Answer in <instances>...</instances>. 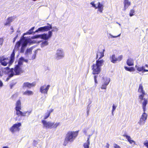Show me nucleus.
Returning <instances> with one entry per match:
<instances>
[{"instance_id":"24","label":"nucleus","mask_w":148,"mask_h":148,"mask_svg":"<svg viewBox=\"0 0 148 148\" xmlns=\"http://www.w3.org/2000/svg\"><path fill=\"white\" fill-rule=\"evenodd\" d=\"M98 8V11H99L100 13H102L103 10V5L101 4L100 2L98 3V6L97 7V9Z\"/></svg>"},{"instance_id":"6","label":"nucleus","mask_w":148,"mask_h":148,"mask_svg":"<svg viewBox=\"0 0 148 148\" xmlns=\"http://www.w3.org/2000/svg\"><path fill=\"white\" fill-rule=\"evenodd\" d=\"M21 125V123H18L14 124L10 128L9 130L12 133H14L16 132H18L20 130V127Z\"/></svg>"},{"instance_id":"13","label":"nucleus","mask_w":148,"mask_h":148,"mask_svg":"<svg viewBox=\"0 0 148 148\" xmlns=\"http://www.w3.org/2000/svg\"><path fill=\"white\" fill-rule=\"evenodd\" d=\"M36 85V84L35 82H33L32 83H29V82H27L23 83L22 87L23 88H31L32 87H34Z\"/></svg>"},{"instance_id":"52","label":"nucleus","mask_w":148,"mask_h":148,"mask_svg":"<svg viewBox=\"0 0 148 148\" xmlns=\"http://www.w3.org/2000/svg\"><path fill=\"white\" fill-rule=\"evenodd\" d=\"M3 148H9L7 146H4L3 147Z\"/></svg>"},{"instance_id":"18","label":"nucleus","mask_w":148,"mask_h":148,"mask_svg":"<svg viewBox=\"0 0 148 148\" xmlns=\"http://www.w3.org/2000/svg\"><path fill=\"white\" fill-rule=\"evenodd\" d=\"M135 67L136 70L139 72L141 71L142 72H148V70L145 69V67L144 66L139 67L138 66L136 65Z\"/></svg>"},{"instance_id":"37","label":"nucleus","mask_w":148,"mask_h":148,"mask_svg":"<svg viewBox=\"0 0 148 148\" xmlns=\"http://www.w3.org/2000/svg\"><path fill=\"white\" fill-rule=\"evenodd\" d=\"M90 4L92 5V6L95 9H97V6H96V5L95 4V1H93L90 2Z\"/></svg>"},{"instance_id":"16","label":"nucleus","mask_w":148,"mask_h":148,"mask_svg":"<svg viewBox=\"0 0 148 148\" xmlns=\"http://www.w3.org/2000/svg\"><path fill=\"white\" fill-rule=\"evenodd\" d=\"M56 55V58L58 59L61 58L64 56L62 51L60 49L57 50Z\"/></svg>"},{"instance_id":"23","label":"nucleus","mask_w":148,"mask_h":148,"mask_svg":"<svg viewBox=\"0 0 148 148\" xmlns=\"http://www.w3.org/2000/svg\"><path fill=\"white\" fill-rule=\"evenodd\" d=\"M126 63L127 65L129 66H133L134 65V60L133 59L129 58L127 60Z\"/></svg>"},{"instance_id":"7","label":"nucleus","mask_w":148,"mask_h":148,"mask_svg":"<svg viewBox=\"0 0 148 148\" xmlns=\"http://www.w3.org/2000/svg\"><path fill=\"white\" fill-rule=\"evenodd\" d=\"M138 92L141 94L139 95L138 97L140 100L142 101L143 99V98L146 94L143 89V86L142 84H140L139 85Z\"/></svg>"},{"instance_id":"26","label":"nucleus","mask_w":148,"mask_h":148,"mask_svg":"<svg viewBox=\"0 0 148 148\" xmlns=\"http://www.w3.org/2000/svg\"><path fill=\"white\" fill-rule=\"evenodd\" d=\"M124 8L125 9L128 7L130 5L131 2L128 1V0H124Z\"/></svg>"},{"instance_id":"32","label":"nucleus","mask_w":148,"mask_h":148,"mask_svg":"<svg viewBox=\"0 0 148 148\" xmlns=\"http://www.w3.org/2000/svg\"><path fill=\"white\" fill-rule=\"evenodd\" d=\"M7 74L8 75V77L6 78L5 81H8L10 78L14 76L11 73H9V71H8Z\"/></svg>"},{"instance_id":"36","label":"nucleus","mask_w":148,"mask_h":148,"mask_svg":"<svg viewBox=\"0 0 148 148\" xmlns=\"http://www.w3.org/2000/svg\"><path fill=\"white\" fill-rule=\"evenodd\" d=\"M16 84V83L15 82H12L11 83L10 85V88L11 89Z\"/></svg>"},{"instance_id":"55","label":"nucleus","mask_w":148,"mask_h":148,"mask_svg":"<svg viewBox=\"0 0 148 148\" xmlns=\"http://www.w3.org/2000/svg\"><path fill=\"white\" fill-rule=\"evenodd\" d=\"M87 112H88V111H87Z\"/></svg>"},{"instance_id":"29","label":"nucleus","mask_w":148,"mask_h":148,"mask_svg":"<svg viewBox=\"0 0 148 148\" xmlns=\"http://www.w3.org/2000/svg\"><path fill=\"white\" fill-rule=\"evenodd\" d=\"M15 109H21V103L20 100H18L16 103Z\"/></svg>"},{"instance_id":"42","label":"nucleus","mask_w":148,"mask_h":148,"mask_svg":"<svg viewBox=\"0 0 148 148\" xmlns=\"http://www.w3.org/2000/svg\"><path fill=\"white\" fill-rule=\"evenodd\" d=\"M116 106H115L114 104L112 106V112L113 113L114 111L115 110Z\"/></svg>"},{"instance_id":"45","label":"nucleus","mask_w":148,"mask_h":148,"mask_svg":"<svg viewBox=\"0 0 148 148\" xmlns=\"http://www.w3.org/2000/svg\"><path fill=\"white\" fill-rule=\"evenodd\" d=\"M3 42V40L2 38H0V46L1 45Z\"/></svg>"},{"instance_id":"41","label":"nucleus","mask_w":148,"mask_h":148,"mask_svg":"<svg viewBox=\"0 0 148 148\" xmlns=\"http://www.w3.org/2000/svg\"><path fill=\"white\" fill-rule=\"evenodd\" d=\"M114 148H121L120 146L116 144H114Z\"/></svg>"},{"instance_id":"30","label":"nucleus","mask_w":148,"mask_h":148,"mask_svg":"<svg viewBox=\"0 0 148 148\" xmlns=\"http://www.w3.org/2000/svg\"><path fill=\"white\" fill-rule=\"evenodd\" d=\"M124 68L126 71L130 72H132L135 71V69L133 67H129L127 66H125Z\"/></svg>"},{"instance_id":"12","label":"nucleus","mask_w":148,"mask_h":148,"mask_svg":"<svg viewBox=\"0 0 148 148\" xmlns=\"http://www.w3.org/2000/svg\"><path fill=\"white\" fill-rule=\"evenodd\" d=\"M0 63L2 65L6 66L9 64V60L8 58H0Z\"/></svg>"},{"instance_id":"3","label":"nucleus","mask_w":148,"mask_h":148,"mask_svg":"<svg viewBox=\"0 0 148 148\" xmlns=\"http://www.w3.org/2000/svg\"><path fill=\"white\" fill-rule=\"evenodd\" d=\"M104 61L103 60H97L95 64H93L92 66V73L93 75L98 74L101 71V66L103 65Z\"/></svg>"},{"instance_id":"10","label":"nucleus","mask_w":148,"mask_h":148,"mask_svg":"<svg viewBox=\"0 0 148 148\" xmlns=\"http://www.w3.org/2000/svg\"><path fill=\"white\" fill-rule=\"evenodd\" d=\"M122 57L123 56L120 55L117 58H116L115 55L113 54L110 57V59L111 62L115 63L117 61H120L122 59Z\"/></svg>"},{"instance_id":"50","label":"nucleus","mask_w":148,"mask_h":148,"mask_svg":"<svg viewBox=\"0 0 148 148\" xmlns=\"http://www.w3.org/2000/svg\"><path fill=\"white\" fill-rule=\"evenodd\" d=\"M110 145L108 143H107L106 144V148H109Z\"/></svg>"},{"instance_id":"44","label":"nucleus","mask_w":148,"mask_h":148,"mask_svg":"<svg viewBox=\"0 0 148 148\" xmlns=\"http://www.w3.org/2000/svg\"><path fill=\"white\" fill-rule=\"evenodd\" d=\"M18 37V34H17L16 35V36L13 39V42H15L16 40L17 39Z\"/></svg>"},{"instance_id":"47","label":"nucleus","mask_w":148,"mask_h":148,"mask_svg":"<svg viewBox=\"0 0 148 148\" xmlns=\"http://www.w3.org/2000/svg\"><path fill=\"white\" fill-rule=\"evenodd\" d=\"M3 86V84L2 81L0 80V87H1Z\"/></svg>"},{"instance_id":"21","label":"nucleus","mask_w":148,"mask_h":148,"mask_svg":"<svg viewBox=\"0 0 148 148\" xmlns=\"http://www.w3.org/2000/svg\"><path fill=\"white\" fill-rule=\"evenodd\" d=\"M14 51V50H13V52L10 55V59L9 60V64H11L14 61L15 55Z\"/></svg>"},{"instance_id":"34","label":"nucleus","mask_w":148,"mask_h":148,"mask_svg":"<svg viewBox=\"0 0 148 148\" xmlns=\"http://www.w3.org/2000/svg\"><path fill=\"white\" fill-rule=\"evenodd\" d=\"M135 10L134 9H131L130 10L129 13V15L130 16H132L134 15Z\"/></svg>"},{"instance_id":"22","label":"nucleus","mask_w":148,"mask_h":148,"mask_svg":"<svg viewBox=\"0 0 148 148\" xmlns=\"http://www.w3.org/2000/svg\"><path fill=\"white\" fill-rule=\"evenodd\" d=\"M143 101L142 102V106L143 109V110L144 112H145L146 111V106L148 103V100L147 99H144Z\"/></svg>"},{"instance_id":"20","label":"nucleus","mask_w":148,"mask_h":148,"mask_svg":"<svg viewBox=\"0 0 148 148\" xmlns=\"http://www.w3.org/2000/svg\"><path fill=\"white\" fill-rule=\"evenodd\" d=\"M28 43V40H24L23 42L21 49V52L23 53L24 51L25 48L27 46Z\"/></svg>"},{"instance_id":"17","label":"nucleus","mask_w":148,"mask_h":148,"mask_svg":"<svg viewBox=\"0 0 148 148\" xmlns=\"http://www.w3.org/2000/svg\"><path fill=\"white\" fill-rule=\"evenodd\" d=\"M104 49H103L102 51H100L98 50L97 53L96 59H98L97 60H100V59L104 56Z\"/></svg>"},{"instance_id":"14","label":"nucleus","mask_w":148,"mask_h":148,"mask_svg":"<svg viewBox=\"0 0 148 148\" xmlns=\"http://www.w3.org/2000/svg\"><path fill=\"white\" fill-rule=\"evenodd\" d=\"M49 87V85H48L46 86L45 85H44L40 87V91L41 93L47 94Z\"/></svg>"},{"instance_id":"8","label":"nucleus","mask_w":148,"mask_h":148,"mask_svg":"<svg viewBox=\"0 0 148 148\" xmlns=\"http://www.w3.org/2000/svg\"><path fill=\"white\" fill-rule=\"evenodd\" d=\"M47 25L49 26H45L43 27H41L39 28L37 30H36L35 32H37L38 31L41 32H47V31L52 28V26L49 23H47Z\"/></svg>"},{"instance_id":"35","label":"nucleus","mask_w":148,"mask_h":148,"mask_svg":"<svg viewBox=\"0 0 148 148\" xmlns=\"http://www.w3.org/2000/svg\"><path fill=\"white\" fill-rule=\"evenodd\" d=\"M48 42L47 41H45L42 42L41 44V45L42 47H43L47 45L48 44Z\"/></svg>"},{"instance_id":"9","label":"nucleus","mask_w":148,"mask_h":148,"mask_svg":"<svg viewBox=\"0 0 148 148\" xmlns=\"http://www.w3.org/2000/svg\"><path fill=\"white\" fill-rule=\"evenodd\" d=\"M25 40H28L27 38H26L24 36H22L20 40L16 42L14 50H18L21 43H22Z\"/></svg>"},{"instance_id":"40","label":"nucleus","mask_w":148,"mask_h":148,"mask_svg":"<svg viewBox=\"0 0 148 148\" xmlns=\"http://www.w3.org/2000/svg\"><path fill=\"white\" fill-rule=\"evenodd\" d=\"M97 75H95L94 77V79L95 80V84H97Z\"/></svg>"},{"instance_id":"43","label":"nucleus","mask_w":148,"mask_h":148,"mask_svg":"<svg viewBox=\"0 0 148 148\" xmlns=\"http://www.w3.org/2000/svg\"><path fill=\"white\" fill-rule=\"evenodd\" d=\"M23 64V63L21 61H19L18 64L16 65H18L19 66H21Z\"/></svg>"},{"instance_id":"5","label":"nucleus","mask_w":148,"mask_h":148,"mask_svg":"<svg viewBox=\"0 0 148 148\" xmlns=\"http://www.w3.org/2000/svg\"><path fill=\"white\" fill-rule=\"evenodd\" d=\"M53 31V30L51 31H49L48 32V34H44L40 35H36L33 37L34 38H40L41 39H43L45 40H47L51 37L52 35V32Z\"/></svg>"},{"instance_id":"46","label":"nucleus","mask_w":148,"mask_h":148,"mask_svg":"<svg viewBox=\"0 0 148 148\" xmlns=\"http://www.w3.org/2000/svg\"><path fill=\"white\" fill-rule=\"evenodd\" d=\"M36 56V53H35L32 56V59H34Z\"/></svg>"},{"instance_id":"11","label":"nucleus","mask_w":148,"mask_h":148,"mask_svg":"<svg viewBox=\"0 0 148 148\" xmlns=\"http://www.w3.org/2000/svg\"><path fill=\"white\" fill-rule=\"evenodd\" d=\"M147 114L145 112H144L140 118L138 123L140 125L144 124L146 122V120L147 119Z\"/></svg>"},{"instance_id":"27","label":"nucleus","mask_w":148,"mask_h":148,"mask_svg":"<svg viewBox=\"0 0 148 148\" xmlns=\"http://www.w3.org/2000/svg\"><path fill=\"white\" fill-rule=\"evenodd\" d=\"M53 111V110L52 109H51L49 111H47V112L45 113V115L44 118V119L45 120L47 119L50 116L51 113Z\"/></svg>"},{"instance_id":"54","label":"nucleus","mask_w":148,"mask_h":148,"mask_svg":"<svg viewBox=\"0 0 148 148\" xmlns=\"http://www.w3.org/2000/svg\"><path fill=\"white\" fill-rule=\"evenodd\" d=\"M145 66L146 67H147L148 68V65H147V64H146L145 65Z\"/></svg>"},{"instance_id":"1","label":"nucleus","mask_w":148,"mask_h":148,"mask_svg":"<svg viewBox=\"0 0 148 148\" xmlns=\"http://www.w3.org/2000/svg\"><path fill=\"white\" fill-rule=\"evenodd\" d=\"M4 70L8 71L14 76L19 75L23 72L21 67L18 65H16L14 68L11 69L8 66L4 68L0 67V76L3 75Z\"/></svg>"},{"instance_id":"19","label":"nucleus","mask_w":148,"mask_h":148,"mask_svg":"<svg viewBox=\"0 0 148 148\" xmlns=\"http://www.w3.org/2000/svg\"><path fill=\"white\" fill-rule=\"evenodd\" d=\"M123 137H125L127 139L128 141L129 142V143L130 144H133L134 145L136 144L135 142L134 141L131 139V138L130 136L125 134H123Z\"/></svg>"},{"instance_id":"39","label":"nucleus","mask_w":148,"mask_h":148,"mask_svg":"<svg viewBox=\"0 0 148 148\" xmlns=\"http://www.w3.org/2000/svg\"><path fill=\"white\" fill-rule=\"evenodd\" d=\"M144 145L147 148H148V140H146L144 143Z\"/></svg>"},{"instance_id":"48","label":"nucleus","mask_w":148,"mask_h":148,"mask_svg":"<svg viewBox=\"0 0 148 148\" xmlns=\"http://www.w3.org/2000/svg\"><path fill=\"white\" fill-rule=\"evenodd\" d=\"M30 35V34H29V32L28 31L27 32L25 33H24L23 34V36H24L25 35Z\"/></svg>"},{"instance_id":"49","label":"nucleus","mask_w":148,"mask_h":148,"mask_svg":"<svg viewBox=\"0 0 148 148\" xmlns=\"http://www.w3.org/2000/svg\"><path fill=\"white\" fill-rule=\"evenodd\" d=\"M28 53H31V50L29 49H27L26 51Z\"/></svg>"},{"instance_id":"4","label":"nucleus","mask_w":148,"mask_h":148,"mask_svg":"<svg viewBox=\"0 0 148 148\" xmlns=\"http://www.w3.org/2000/svg\"><path fill=\"white\" fill-rule=\"evenodd\" d=\"M44 127L46 128L51 129L52 128H56L60 125V122H51L50 121L47 122L45 120H42L41 121Z\"/></svg>"},{"instance_id":"53","label":"nucleus","mask_w":148,"mask_h":148,"mask_svg":"<svg viewBox=\"0 0 148 148\" xmlns=\"http://www.w3.org/2000/svg\"><path fill=\"white\" fill-rule=\"evenodd\" d=\"M24 61L26 62H28V60H25Z\"/></svg>"},{"instance_id":"28","label":"nucleus","mask_w":148,"mask_h":148,"mask_svg":"<svg viewBox=\"0 0 148 148\" xmlns=\"http://www.w3.org/2000/svg\"><path fill=\"white\" fill-rule=\"evenodd\" d=\"M33 94V92L32 91L29 90H27L25 92H24L23 93V95L28 96L32 95Z\"/></svg>"},{"instance_id":"51","label":"nucleus","mask_w":148,"mask_h":148,"mask_svg":"<svg viewBox=\"0 0 148 148\" xmlns=\"http://www.w3.org/2000/svg\"><path fill=\"white\" fill-rule=\"evenodd\" d=\"M120 34L118 36H112V37H113V38H116V37H118L119 36H120Z\"/></svg>"},{"instance_id":"25","label":"nucleus","mask_w":148,"mask_h":148,"mask_svg":"<svg viewBox=\"0 0 148 148\" xmlns=\"http://www.w3.org/2000/svg\"><path fill=\"white\" fill-rule=\"evenodd\" d=\"M13 21V18L12 16L8 17L7 19L6 22L5 23V25H10L11 23Z\"/></svg>"},{"instance_id":"31","label":"nucleus","mask_w":148,"mask_h":148,"mask_svg":"<svg viewBox=\"0 0 148 148\" xmlns=\"http://www.w3.org/2000/svg\"><path fill=\"white\" fill-rule=\"evenodd\" d=\"M89 139V138H88L86 142L84 143L83 146L84 148H89L90 145Z\"/></svg>"},{"instance_id":"38","label":"nucleus","mask_w":148,"mask_h":148,"mask_svg":"<svg viewBox=\"0 0 148 148\" xmlns=\"http://www.w3.org/2000/svg\"><path fill=\"white\" fill-rule=\"evenodd\" d=\"M34 28H35V27H32V28L31 29H30L28 31L29 32V34H32L33 33V30L34 29Z\"/></svg>"},{"instance_id":"15","label":"nucleus","mask_w":148,"mask_h":148,"mask_svg":"<svg viewBox=\"0 0 148 148\" xmlns=\"http://www.w3.org/2000/svg\"><path fill=\"white\" fill-rule=\"evenodd\" d=\"M16 111V114L18 116H24L26 115V114L28 113V115L29 114V112L27 111L23 112L20 111L21 109H15Z\"/></svg>"},{"instance_id":"2","label":"nucleus","mask_w":148,"mask_h":148,"mask_svg":"<svg viewBox=\"0 0 148 148\" xmlns=\"http://www.w3.org/2000/svg\"><path fill=\"white\" fill-rule=\"evenodd\" d=\"M78 131H69L67 132L64 139V145L66 146L69 142H73L78 134Z\"/></svg>"},{"instance_id":"33","label":"nucleus","mask_w":148,"mask_h":148,"mask_svg":"<svg viewBox=\"0 0 148 148\" xmlns=\"http://www.w3.org/2000/svg\"><path fill=\"white\" fill-rule=\"evenodd\" d=\"M109 81H108L107 82H105L102 85V86L101 87V88L102 89H106V86H107V85L109 84Z\"/></svg>"}]
</instances>
